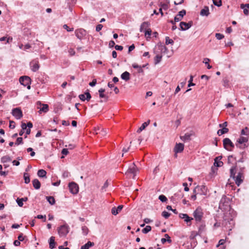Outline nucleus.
<instances>
[{
    "instance_id": "nucleus-1",
    "label": "nucleus",
    "mask_w": 249,
    "mask_h": 249,
    "mask_svg": "<svg viewBox=\"0 0 249 249\" xmlns=\"http://www.w3.org/2000/svg\"><path fill=\"white\" fill-rule=\"evenodd\" d=\"M229 201L225 196H223L219 204V209L223 211H226L230 207Z\"/></svg>"
},
{
    "instance_id": "nucleus-2",
    "label": "nucleus",
    "mask_w": 249,
    "mask_h": 249,
    "mask_svg": "<svg viewBox=\"0 0 249 249\" xmlns=\"http://www.w3.org/2000/svg\"><path fill=\"white\" fill-rule=\"evenodd\" d=\"M19 81L21 85H23L24 87H27L28 89H31L30 85L31 83V79L29 76H21L19 79Z\"/></svg>"
},
{
    "instance_id": "nucleus-3",
    "label": "nucleus",
    "mask_w": 249,
    "mask_h": 249,
    "mask_svg": "<svg viewBox=\"0 0 249 249\" xmlns=\"http://www.w3.org/2000/svg\"><path fill=\"white\" fill-rule=\"evenodd\" d=\"M203 215V213L202 212V209L200 207L197 208V209L193 213V216L197 222H201Z\"/></svg>"
},
{
    "instance_id": "nucleus-4",
    "label": "nucleus",
    "mask_w": 249,
    "mask_h": 249,
    "mask_svg": "<svg viewBox=\"0 0 249 249\" xmlns=\"http://www.w3.org/2000/svg\"><path fill=\"white\" fill-rule=\"evenodd\" d=\"M69 226L67 224L61 226L58 229V232L60 236H66L69 232Z\"/></svg>"
},
{
    "instance_id": "nucleus-5",
    "label": "nucleus",
    "mask_w": 249,
    "mask_h": 249,
    "mask_svg": "<svg viewBox=\"0 0 249 249\" xmlns=\"http://www.w3.org/2000/svg\"><path fill=\"white\" fill-rule=\"evenodd\" d=\"M136 166L134 163V162H133L130 164V165L129 166L127 171L125 172V175H127V176H128L129 174L132 175V178H134L135 177V173H136Z\"/></svg>"
},
{
    "instance_id": "nucleus-6",
    "label": "nucleus",
    "mask_w": 249,
    "mask_h": 249,
    "mask_svg": "<svg viewBox=\"0 0 249 249\" xmlns=\"http://www.w3.org/2000/svg\"><path fill=\"white\" fill-rule=\"evenodd\" d=\"M243 169L244 168L240 169V171L238 173L237 176L235 178V182L236 184L239 186L243 181L242 178H244L243 176Z\"/></svg>"
},
{
    "instance_id": "nucleus-7",
    "label": "nucleus",
    "mask_w": 249,
    "mask_h": 249,
    "mask_svg": "<svg viewBox=\"0 0 249 249\" xmlns=\"http://www.w3.org/2000/svg\"><path fill=\"white\" fill-rule=\"evenodd\" d=\"M223 146L224 148L229 151H231V149H230L228 148V146H230L231 148H233L234 147V144L232 142L231 140L228 138H225L223 140Z\"/></svg>"
},
{
    "instance_id": "nucleus-8",
    "label": "nucleus",
    "mask_w": 249,
    "mask_h": 249,
    "mask_svg": "<svg viewBox=\"0 0 249 249\" xmlns=\"http://www.w3.org/2000/svg\"><path fill=\"white\" fill-rule=\"evenodd\" d=\"M12 114L18 120L20 119L23 117L22 110L19 107L13 108L12 111Z\"/></svg>"
},
{
    "instance_id": "nucleus-9",
    "label": "nucleus",
    "mask_w": 249,
    "mask_h": 249,
    "mask_svg": "<svg viewBox=\"0 0 249 249\" xmlns=\"http://www.w3.org/2000/svg\"><path fill=\"white\" fill-rule=\"evenodd\" d=\"M70 191L72 194H76L79 191V186L75 182H72L69 184Z\"/></svg>"
},
{
    "instance_id": "nucleus-10",
    "label": "nucleus",
    "mask_w": 249,
    "mask_h": 249,
    "mask_svg": "<svg viewBox=\"0 0 249 249\" xmlns=\"http://www.w3.org/2000/svg\"><path fill=\"white\" fill-rule=\"evenodd\" d=\"M86 31L82 28L76 29L75 31V36L78 39L80 40L82 39L86 35Z\"/></svg>"
},
{
    "instance_id": "nucleus-11",
    "label": "nucleus",
    "mask_w": 249,
    "mask_h": 249,
    "mask_svg": "<svg viewBox=\"0 0 249 249\" xmlns=\"http://www.w3.org/2000/svg\"><path fill=\"white\" fill-rule=\"evenodd\" d=\"M193 22L192 21H190L188 23L181 21L179 24L180 29L182 31H185L188 30L193 25Z\"/></svg>"
},
{
    "instance_id": "nucleus-12",
    "label": "nucleus",
    "mask_w": 249,
    "mask_h": 249,
    "mask_svg": "<svg viewBox=\"0 0 249 249\" xmlns=\"http://www.w3.org/2000/svg\"><path fill=\"white\" fill-rule=\"evenodd\" d=\"M186 14V12L185 10L183 9L179 11L178 14L174 18L175 22H178L180 21Z\"/></svg>"
},
{
    "instance_id": "nucleus-13",
    "label": "nucleus",
    "mask_w": 249,
    "mask_h": 249,
    "mask_svg": "<svg viewBox=\"0 0 249 249\" xmlns=\"http://www.w3.org/2000/svg\"><path fill=\"white\" fill-rule=\"evenodd\" d=\"M30 65L31 67V70L34 72L36 71L39 68L38 61L36 60H34L32 61L30 63Z\"/></svg>"
},
{
    "instance_id": "nucleus-14",
    "label": "nucleus",
    "mask_w": 249,
    "mask_h": 249,
    "mask_svg": "<svg viewBox=\"0 0 249 249\" xmlns=\"http://www.w3.org/2000/svg\"><path fill=\"white\" fill-rule=\"evenodd\" d=\"M184 145L182 143H177L174 147V151L175 153H180L184 149Z\"/></svg>"
},
{
    "instance_id": "nucleus-15",
    "label": "nucleus",
    "mask_w": 249,
    "mask_h": 249,
    "mask_svg": "<svg viewBox=\"0 0 249 249\" xmlns=\"http://www.w3.org/2000/svg\"><path fill=\"white\" fill-rule=\"evenodd\" d=\"M222 158V156H220L218 157H216L214 159V162L213 163V165L216 167H221L223 165V162L221 161L220 160Z\"/></svg>"
},
{
    "instance_id": "nucleus-16",
    "label": "nucleus",
    "mask_w": 249,
    "mask_h": 249,
    "mask_svg": "<svg viewBox=\"0 0 249 249\" xmlns=\"http://www.w3.org/2000/svg\"><path fill=\"white\" fill-rule=\"evenodd\" d=\"M124 207V205H120L118 206L117 208L113 207L111 209V213L112 214L116 215H117L119 212H120L123 209Z\"/></svg>"
},
{
    "instance_id": "nucleus-17",
    "label": "nucleus",
    "mask_w": 249,
    "mask_h": 249,
    "mask_svg": "<svg viewBox=\"0 0 249 249\" xmlns=\"http://www.w3.org/2000/svg\"><path fill=\"white\" fill-rule=\"evenodd\" d=\"M248 139L245 137H240L238 140H237L236 143H235L236 146H238L239 144H242L243 143L247 142Z\"/></svg>"
},
{
    "instance_id": "nucleus-18",
    "label": "nucleus",
    "mask_w": 249,
    "mask_h": 249,
    "mask_svg": "<svg viewBox=\"0 0 249 249\" xmlns=\"http://www.w3.org/2000/svg\"><path fill=\"white\" fill-rule=\"evenodd\" d=\"M200 14L202 16H208L210 14L209 7L207 6H205L204 8L201 10Z\"/></svg>"
},
{
    "instance_id": "nucleus-19",
    "label": "nucleus",
    "mask_w": 249,
    "mask_h": 249,
    "mask_svg": "<svg viewBox=\"0 0 249 249\" xmlns=\"http://www.w3.org/2000/svg\"><path fill=\"white\" fill-rule=\"evenodd\" d=\"M105 91V89L102 88L98 90L100 98H105L107 101L108 100V96L106 94H104Z\"/></svg>"
},
{
    "instance_id": "nucleus-20",
    "label": "nucleus",
    "mask_w": 249,
    "mask_h": 249,
    "mask_svg": "<svg viewBox=\"0 0 249 249\" xmlns=\"http://www.w3.org/2000/svg\"><path fill=\"white\" fill-rule=\"evenodd\" d=\"M240 7L241 9H243V12L245 15H249V10L245 8L246 7L247 8L249 9V3L241 4L240 5Z\"/></svg>"
},
{
    "instance_id": "nucleus-21",
    "label": "nucleus",
    "mask_w": 249,
    "mask_h": 249,
    "mask_svg": "<svg viewBox=\"0 0 249 249\" xmlns=\"http://www.w3.org/2000/svg\"><path fill=\"white\" fill-rule=\"evenodd\" d=\"M49 248L51 249H53L55 248L56 242H55V237L51 236L49 239Z\"/></svg>"
},
{
    "instance_id": "nucleus-22",
    "label": "nucleus",
    "mask_w": 249,
    "mask_h": 249,
    "mask_svg": "<svg viewBox=\"0 0 249 249\" xmlns=\"http://www.w3.org/2000/svg\"><path fill=\"white\" fill-rule=\"evenodd\" d=\"M33 185L35 189L38 190L40 189L41 184L37 179H34L33 181Z\"/></svg>"
},
{
    "instance_id": "nucleus-23",
    "label": "nucleus",
    "mask_w": 249,
    "mask_h": 249,
    "mask_svg": "<svg viewBox=\"0 0 249 249\" xmlns=\"http://www.w3.org/2000/svg\"><path fill=\"white\" fill-rule=\"evenodd\" d=\"M150 122V120H148L147 122H144L142 124V125L137 130V132L138 133L141 132L142 130H144L145 127L149 124Z\"/></svg>"
},
{
    "instance_id": "nucleus-24",
    "label": "nucleus",
    "mask_w": 249,
    "mask_h": 249,
    "mask_svg": "<svg viewBox=\"0 0 249 249\" xmlns=\"http://www.w3.org/2000/svg\"><path fill=\"white\" fill-rule=\"evenodd\" d=\"M199 188L198 189V191H200V194L202 195H206L207 194V188L205 186L202 185L199 186Z\"/></svg>"
},
{
    "instance_id": "nucleus-25",
    "label": "nucleus",
    "mask_w": 249,
    "mask_h": 249,
    "mask_svg": "<svg viewBox=\"0 0 249 249\" xmlns=\"http://www.w3.org/2000/svg\"><path fill=\"white\" fill-rule=\"evenodd\" d=\"M236 164L237 162L235 163V165L234 166H232L231 169H230V177L231 178H235V170L236 168Z\"/></svg>"
},
{
    "instance_id": "nucleus-26",
    "label": "nucleus",
    "mask_w": 249,
    "mask_h": 249,
    "mask_svg": "<svg viewBox=\"0 0 249 249\" xmlns=\"http://www.w3.org/2000/svg\"><path fill=\"white\" fill-rule=\"evenodd\" d=\"M94 245V243L93 242L88 241L84 245L81 246V249H89L90 247H92Z\"/></svg>"
},
{
    "instance_id": "nucleus-27",
    "label": "nucleus",
    "mask_w": 249,
    "mask_h": 249,
    "mask_svg": "<svg viewBox=\"0 0 249 249\" xmlns=\"http://www.w3.org/2000/svg\"><path fill=\"white\" fill-rule=\"evenodd\" d=\"M46 171L43 169H39L37 173V176L40 178H46Z\"/></svg>"
},
{
    "instance_id": "nucleus-28",
    "label": "nucleus",
    "mask_w": 249,
    "mask_h": 249,
    "mask_svg": "<svg viewBox=\"0 0 249 249\" xmlns=\"http://www.w3.org/2000/svg\"><path fill=\"white\" fill-rule=\"evenodd\" d=\"M229 132V129L227 127H224V128H222V129H219L217 131V134L220 136L222 134L227 133Z\"/></svg>"
},
{
    "instance_id": "nucleus-29",
    "label": "nucleus",
    "mask_w": 249,
    "mask_h": 249,
    "mask_svg": "<svg viewBox=\"0 0 249 249\" xmlns=\"http://www.w3.org/2000/svg\"><path fill=\"white\" fill-rule=\"evenodd\" d=\"M191 135L192 134L186 133L184 136H180V138L183 141H190L191 140L190 137Z\"/></svg>"
},
{
    "instance_id": "nucleus-30",
    "label": "nucleus",
    "mask_w": 249,
    "mask_h": 249,
    "mask_svg": "<svg viewBox=\"0 0 249 249\" xmlns=\"http://www.w3.org/2000/svg\"><path fill=\"white\" fill-rule=\"evenodd\" d=\"M46 199L48 202L52 205H54L55 203V200L54 198L52 196H46Z\"/></svg>"
},
{
    "instance_id": "nucleus-31",
    "label": "nucleus",
    "mask_w": 249,
    "mask_h": 249,
    "mask_svg": "<svg viewBox=\"0 0 249 249\" xmlns=\"http://www.w3.org/2000/svg\"><path fill=\"white\" fill-rule=\"evenodd\" d=\"M12 160L11 158L9 156H4L1 158V162L5 163Z\"/></svg>"
},
{
    "instance_id": "nucleus-32",
    "label": "nucleus",
    "mask_w": 249,
    "mask_h": 249,
    "mask_svg": "<svg viewBox=\"0 0 249 249\" xmlns=\"http://www.w3.org/2000/svg\"><path fill=\"white\" fill-rule=\"evenodd\" d=\"M150 24L148 23V22H143L141 25L140 27V32H142L143 29H146L148 26H149Z\"/></svg>"
},
{
    "instance_id": "nucleus-33",
    "label": "nucleus",
    "mask_w": 249,
    "mask_h": 249,
    "mask_svg": "<svg viewBox=\"0 0 249 249\" xmlns=\"http://www.w3.org/2000/svg\"><path fill=\"white\" fill-rule=\"evenodd\" d=\"M23 178L25 183L28 184L30 182V175L28 173H24Z\"/></svg>"
},
{
    "instance_id": "nucleus-34",
    "label": "nucleus",
    "mask_w": 249,
    "mask_h": 249,
    "mask_svg": "<svg viewBox=\"0 0 249 249\" xmlns=\"http://www.w3.org/2000/svg\"><path fill=\"white\" fill-rule=\"evenodd\" d=\"M161 58H162V55H160V54H157L155 57V58H154L155 64L156 65V64L159 63L161 61Z\"/></svg>"
},
{
    "instance_id": "nucleus-35",
    "label": "nucleus",
    "mask_w": 249,
    "mask_h": 249,
    "mask_svg": "<svg viewBox=\"0 0 249 249\" xmlns=\"http://www.w3.org/2000/svg\"><path fill=\"white\" fill-rule=\"evenodd\" d=\"M49 110V106L47 104H42V107L40 108V111L47 112Z\"/></svg>"
},
{
    "instance_id": "nucleus-36",
    "label": "nucleus",
    "mask_w": 249,
    "mask_h": 249,
    "mask_svg": "<svg viewBox=\"0 0 249 249\" xmlns=\"http://www.w3.org/2000/svg\"><path fill=\"white\" fill-rule=\"evenodd\" d=\"M151 230V227L150 226L147 225L144 229L142 230V233L146 234L147 233Z\"/></svg>"
},
{
    "instance_id": "nucleus-37",
    "label": "nucleus",
    "mask_w": 249,
    "mask_h": 249,
    "mask_svg": "<svg viewBox=\"0 0 249 249\" xmlns=\"http://www.w3.org/2000/svg\"><path fill=\"white\" fill-rule=\"evenodd\" d=\"M96 134H100L102 136H105L107 134V129H106V128H102L101 129V131L100 132H96Z\"/></svg>"
},
{
    "instance_id": "nucleus-38",
    "label": "nucleus",
    "mask_w": 249,
    "mask_h": 249,
    "mask_svg": "<svg viewBox=\"0 0 249 249\" xmlns=\"http://www.w3.org/2000/svg\"><path fill=\"white\" fill-rule=\"evenodd\" d=\"M213 2L214 5L217 7H220L222 5L221 0H213Z\"/></svg>"
},
{
    "instance_id": "nucleus-39",
    "label": "nucleus",
    "mask_w": 249,
    "mask_h": 249,
    "mask_svg": "<svg viewBox=\"0 0 249 249\" xmlns=\"http://www.w3.org/2000/svg\"><path fill=\"white\" fill-rule=\"evenodd\" d=\"M165 44L166 45H168L169 44L173 45L174 44V41L172 39H170L168 36H166L165 37Z\"/></svg>"
},
{
    "instance_id": "nucleus-40",
    "label": "nucleus",
    "mask_w": 249,
    "mask_h": 249,
    "mask_svg": "<svg viewBox=\"0 0 249 249\" xmlns=\"http://www.w3.org/2000/svg\"><path fill=\"white\" fill-rule=\"evenodd\" d=\"M82 232L84 235H87L88 234L89 229L86 226H83L82 227Z\"/></svg>"
},
{
    "instance_id": "nucleus-41",
    "label": "nucleus",
    "mask_w": 249,
    "mask_h": 249,
    "mask_svg": "<svg viewBox=\"0 0 249 249\" xmlns=\"http://www.w3.org/2000/svg\"><path fill=\"white\" fill-rule=\"evenodd\" d=\"M152 31L150 28H148L147 30H146L145 31V36L147 38H150V36L151 35Z\"/></svg>"
},
{
    "instance_id": "nucleus-42",
    "label": "nucleus",
    "mask_w": 249,
    "mask_h": 249,
    "mask_svg": "<svg viewBox=\"0 0 249 249\" xmlns=\"http://www.w3.org/2000/svg\"><path fill=\"white\" fill-rule=\"evenodd\" d=\"M159 6H160V8L162 9L163 8L164 10H167L169 8L168 4L163 3L161 2L159 3Z\"/></svg>"
},
{
    "instance_id": "nucleus-43",
    "label": "nucleus",
    "mask_w": 249,
    "mask_h": 249,
    "mask_svg": "<svg viewBox=\"0 0 249 249\" xmlns=\"http://www.w3.org/2000/svg\"><path fill=\"white\" fill-rule=\"evenodd\" d=\"M210 61V59L209 58H205L204 59V61H203V63H204L205 64V65H207V68L208 69H210L212 68V66H211L209 64V62Z\"/></svg>"
},
{
    "instance_id": "nucleus-44",
    "label": "nucleus",
    "mask_w": 249,
    "mask_h": 249,
    "mask_svg": "<svg viewBox=\"0 0 249 249\" xmlns=\"http://www.w3.org/2000/svg\"><path fill=\"white\" fill-rule=\"evenodd\" d=\"M23 142V138L22 137H18L17 139L16 142H15V145H19L20 144H22Z\"/></svg>"
},
{
    "instance_id": "nucleus-45",
    "label": "nucleus",
    "mask_w": 249,
    "mask_h": 249,
    "mask_svg": "<svg viewBox=\"0 0 249 249\" xmlns=\"http://www.w3.org/2000/svg\"><path fill=\"white\" fill-rule=\"evenodd\" d=\"M159 199L162 202H165L167 200V198L166 197L163 195H161L159 196Z\"/></svg>"
},
{
    "instance_id": "nucleus-46",
    "label": "nucleus",
    "mask_w": 249,
    "mask_h": 249,
    "mask_svg": "<svg viewBox=\"0 0 249 249\" xmlns=\"http://www.w3.org/2000/svg\"><path fill=\"white\" fill-rule=\"evenodd\" d=\"M161 47V52L163 53H166L168 51V49L167 47L164 45H162L161 44L160 46Z\"/></svg>"
},
{
    "instance_id": "nucleus-47",
    "label": "nucleus",
    "mask_w": 249,
    "mask_h": 249,
    "mask_svg": "<svg viewBox=\"0 0 249 249\" xmlns=\"http://www.w3.org/2000/svg\"><path fill=\"white\" fill-rule=\"evenodd\" d=\"M193 80V76L191 75L190 76V80L188 82H189V84L188 85V87H190L191 86H194L195 85V84L192 82Z\"/></svg>"
},
{
    "instance_id": "nucleus-48",
    "label": "nucleus",
    "mask_w": 249,
    "mask_h": 249,
    "mask_svg": "<svg viewBox=\"0 0 249 249\" xmlns=\"http://www.w3.org/2000/svg\"><path fill=\"white\" fill-rule=\"evenodd\" d=\"M85 95H86V100L89 101L90 100V99H91V95L89 93V91L88 90H87L85 92Z\"/></svg>"
},
{
    "instance_id": "nucleus-49",
    "label": "nucleus",
    "mask_w": 249,
    "mask_h": 249,
    "mask_svg": "<svg viewBox=\"0 0 249 249\" xmlns=\"http://www.w3.org/2000/svg\"><path fill=\"white\" fill-rule=\"evenodd\" d=\"M170 213L166 212V211H163L162 213H161V215L164 217L165 218H168L170 215Z\"/></svg>"
},
{
    "instance_id": "nucleus-50",
    "label": "nucleus",
    "mask_w": 249,
    "mask_h": 249,
    "mask_svg": "<svg viewBox=\"0 0 249 249\" xmlns=\"http://www.w3.org/2000/svg\"><path fill=\"white\" fill-rule=\"evenodd\" d=\"M233 159V160H236V158H233L232 155H230L228 157V163L229 164L231 163L232 162V160L231 159Z\"/></svg>"
},
{
    "instance_id": "nucleus-51",
    "label": "nucleus",
    "mask_w": 249,
    "mask_h": 249,
    "mask_svg": "<svg viewBox=\"0 0 249 249\" xmlns=\"http://www.w3.org/2000/svg\"><path fill=\"white\" fill-rule=\"evenodd\" d=\"M18 205L19 207H22L23 205V199L21 198H18L16 200Z\"/></svg>"
},
{
    "instance_id": "nucleus-52",
    "label": "nucleus",
    "mask_w": 249,
    "mask_h": 249,
    "mask_svg": "<svg viewBox=\"0 0 249 249\" xmlns=\"http://www.w3.org/2000/svg\"><path fill=\"white\" fill-rule=\"evenodd\" d=\"M27 151L28 152H31V153H30V155H31V156H32V157H33V156H34L35 155V154H36V153H35V152H34V151H33V148H31V147H29V148H28L27 149Z\"/></svg>"
},
{
    "instance_id": "nucleus-53",
    "label": "nucleus",
    "mask_w": 249,
    "mask_h": 249,
    "mask_svg": "<svg viewBox=\"0 0 249 249\" xmlns=\"http://www.w3.org/2000/svg\"><path fill=\"white\" fill-rule=\"evenodd\" d=\"M215 37L218 40H220L224 37V36L220 33H216L215 34Z\"/></svg>"
},
{
    "instance_id": "nucleus-54",
    "label": "nucleus",
    "mask_w": 249,
    "mask_h": 249,
    "mask_svg": "<svg viewBox=\"0 0 249 249\" xmlns=\"http://www.w3.org/2000/svg\"><path fill=\"white\" fill-rule=\"evenodd\" d=\"M63 28L66 29L68 32H72L73 31V28H70L67 24L63 25Z\"/></svg>"
},
{
    "instance_id": "nucleus-55",
    "label": "nucleus",
    "mask_w": 249,
    "mask_h": 249,
    "mask_svg": "<svg viewBox=\"0 0 249 249\" xmlns=\"http://www.w3.org/2000/svg\"><path fill=\"white\" fill-rule=\"evenodd\" d=\"M36 218H37L38 219H43V222H46V218L45 215H41V214H38L36 216Z\"/></svg>"
},
{
    "instance_id": "nucleus-56",
    "label": "nucleus",
    "mask_w": 249,
    "mask_h": 249,
    "mask_svg": "<svg viewBox=\"0 0 249 249\" xmlns=\"http://www.w3.org/2000/svg\"><path fill=\"white\" fill-rule=\"evenodd\" d=\"M248 130V128L247 127H246L244 129H243L241 130V134L242 135H248L249 134L247 132H246V130Z\"/></svg>"
},
{
    "instance_id": "nucleus-57",
    "label": "nucleus",
    "mask_w": 249,
    "mask_h": 249,
    "mask_svg": "<svg viewBox=\"0 0 249 249\" xmlns=\"http://www.w3.org/2000/svg\"><path fill=\"white\" fill-rule=\"evenodd\" d=\"M205 226L204 225H201L199 227L198 233L201 234L202 232L204 230Z\"/></svg>"
},
{
    "instance_id": "nucleus-58",
    "label": "nucleus",
    "mask_w": 249,
    "mask_h": 249,
    "mask_svg": "<svg viewBox=\"0 0 249 249\" xmlns=\"http://www.w3.org/2000/svg\"><path fill=\"white\" fill-rule=\"evenodd\" d=\"M9 127L11 129H14L15 127V123L13 121H10Z\"/></svg>"
},
{
    "instance_id": "nucleus-59",
    "label": "nucleus",
    "mask_w": 249,
    "mask_h": 249,
    "mask_svg": "<svg viewBox=\"0 0 249 249\" xmlns=\"http://www.w3.org/2000/svg\"><path fill=\"white\" fill-rule=\"evenodd\" d=\"M70 176V173L68 171H64L63 173L62 177L64 178H67Z\"/></svg>"
},
{
    "instance_id": "nucleus-60",
    "label": "nucleus",
    "mask_w": 249,
    "mask_h": 249,
    "mask_svg": "<svg viewBox=\"0 0 249 249\" xmlns=\"http://www.w3.org/2000/svg\"><path fill=\"white\" fill-rule=\"evenodd\" d=\"M97 81L96 79H94L91 82L89 83V85L91 87H94L96 85Z\"/></svg>"
},
{
    "instance_id": "nucleus-61",
    "label": "nucleus",
    "mask_w": 249,
    "mask_h": 249,
    "mask_svg": "<svg viewBox=\"0 0 249 249\" xmlns=\"http://www.w3.org/2000/svg\"><path fill=\"white\" fill-rule=\"evenodd\" d=\"M217 167H216V166H214L213 165V166H212V168H211V173H213V174H214L215 173H216L218 170Z\"/></svg>"
},
{
    "instance_id": "nucleus-62",
    "label": "nucleus",
    "mask_w": 249,
    "mask_h": 249,
    "mask_svg": "<svg viewBox=\"0 0 249 249\" xmlns=\"http://www.w3.org/2000/svg\"><path fill=\"white\" fill-rule=\"evenodd\" d=\"M79 99L82 100V101H85L86 99L85 97V94H81L79 95Z\"/></svg>"
},
{
    "instance_id": "nucleus-63",
    "label": "nucleus",
    "mask_w": 249,
    "mask_h": 249,
    "mask_svg": "<svg viewBox=\"0 0 249 249\" xmlns=\"http://www.w3.org/2000/svg\"><path fill=\"white\" fill-rule=\"evenodd\" d=\"M69 53L71 56H73L75 54V52L73 49L70 48L69 50Z\"/></svg>"
},
{
    "instance_id": "nucleus-64",
    "label": "nucleus",
    "mask_w": 249,
    "mask_h": 249,
    "mask_svg": "<svg viewBox=\"0 0 249 249\" xmlns=\"http://www.w3.org/2000/svg\"><path fill=\"white\" fill-rule=\"evenodd\" d=\"M103 27V26L102 24H98L96 27V31L97 32H99L100 30H102Z\"/></svg>"
}]
</instances>
